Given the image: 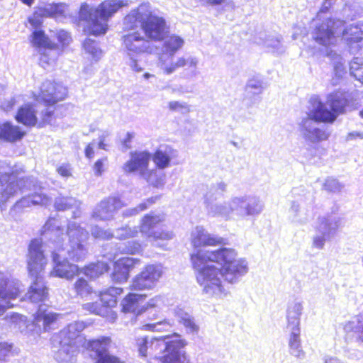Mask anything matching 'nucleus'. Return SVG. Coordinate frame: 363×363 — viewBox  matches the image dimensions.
Segmentation results:
<instances>
[{
	"label": "nucleus",
	"instance_id": "8",
	"mask_svg": "<svg viewBox=\"0 0 363 363\" xmlns=\"http://www.w3.org/2000/svg\"><path fill=\"white\" fill-rule=\"evenodd\" d=\"M123 293V289L121 287L109 286L98 292L99 303L87 302L82 305V308L87 314L106 316L111 309L117 306L118 296Z\"/></svg>",
	"mask_w": 363,
	"mask_h": 363
},
{
	"label": "nucleus",
	"instance_id": "22",
	"mask_svg": "<svg viewBox=\"0 0 363 363\" xmlns=\"http://www.w3.org/2000/svg\"><path fill=\"white\" fill-rule=\"evenodd\" d=\"M30 43L37 49L53 50L57 49V45L52 42L43 29H35L30 35Z\"/></svg>",
	"mask_w": 363,
	"mask_h": 363
},
{
	"label": "nucleus",
	"instance_id": "45",
	"mask_svg": "<svg viewBox=\"0 0 363 363\" xmlns=\"http://www.w3.org/2000/svg\"><path fill=\"white\" fill-rule=\"evenodd\" d=\"M107 160V157H104L100 159H98L94 162L93 165V169L96 175L101 176L102 174V173L104 172V167Z\"/></svg>",
	"mask_w": 363,
	"mask_h": 363
},
{
	"label": "nucleus",
	"instance_id": "3",
	"mask_svg": "<svg viewBox=\"0 0 363 363\" xmlns=\"http://www.w3.org/2000/svg\"><path fill=\"white\" fill-rule=\"evenodd\" d=\"M67 96V89L60 83L46 80L42 83L38 94H33L35 101L43 103L45 109L40 113L38 120L36 111L31 104H26L19 107L15 119L27 127L43 128L50 124L56 118L57 104Z\"/></svg>",
	"mask_w": 363,
	"mask_h": 363
},
{
	"label": "nucleus",
	"instance_id": "39",
	"mask_svg": "<svg viewBox=\"0 0 363 363\" xmlns=\"http://www.w3.org/2000/svg\"><path fill=\"white\" fill-rule=\"evenodd\" d=\"M56 38L62 47L67 46L72 41L70 34L64 30H60L57 32Z\"/></svg>",
	"mask_w": 363,
	"mask_h": 363
},
{
	"label": "nucleus",
	"instance_id": "36",
	"mask_svg": "<svg viewBox=\"0 0 363 363\" xmlns=\"http://www.w3.org/2000/svg\"><path fill=\"white\" fill-rule=\"evenodd\" d=\"M350 70L351 74L358 81L363 83V63L360 64L354 60L350 64Z\"/></svg>",
	"mask_w": 363,
	"mask_h": 363
},
{
	"label": "nucleus",
	"instance_id": "61",
	"mask_svg": "<svg viewBox=\"0 0 363 363\" xmlns=\"http://www.w3.org/2000/svg\"><path fill=\"white\" fill-rule=\"evenodd\" d=\"M143 76L145 78L148 79L150 77V74L149 73H145Z\"/></svg>",
	"mask_w": 363,
	"mask_h": 363
},
{
	"label": "nucleus",
	"instance_id": "27",
	"mask_svg": "<svg viewBox=\"0 0 363 363\" xmlns=\"http://www.w3.org/2000/svg\"><path fill=\"white\" fill-rule=\"evenodd\" d=\"M72 289L76 296L82 298L91 296L95 292L89 281L84 277H78L76 279L72 285Z\"/></svg>",
	"mask_w": 363,
	"mask_h": 363
},
{
	"label": "nucleus",
	"instance_id": "54",
	"mask_svg": "<svg viewBox=\"0 0 363 363\" xmlns=\"http://www.w3.org/2000/svg\"><path fill=\"white\" fill-rule=\"evenodd\" d=\"M129 65L135 72H140L143 71V67L138 65L135 59L131 58Z\"/></svg>",
	"mask_w": 363,
	"mask_h": 363
},
{
	"label": "nucleus",
	"instance_id": "55",
	"mask_svg": "<svg viewBox=\"0 0 363 363\" xmlns=\"http://www.w3.org/2000/svg\"><path fill=\"white\" fill-rule=\"evenodd\" d=\"M325 242L323 237H315L313 240V245L318 248H322Z\"/></svg>",
	"mask_w": 363,
	"mask_h": 363
},
{
	"label": "nucleus",
	"instance_id": "63",
	"mask_svg": "<svg viewBox=\"0 0 363 363\" xmlns=\"http://www.w3.org/2000/svg\"><path fill=\"white\" fill-rule=\"evenodd\" d=\"M361 136H362V137H363V132H362V135H361Z\"/></svg>",
	"mask_w": 363,
	"mask_h": 363
},
{
	"label": "nucleus",
	"instance_id": "20",
	"mask_svg": "<svg viewBox=\"0 0 363 363\" xmlns=\"http://www.w3.org/2000/svg\"><path fill=\"white\" fill-rule=\"evenodd\" d=\"M336 118L335 113L330 108L328 109L323 103L320 102L312 110L311 114L302 121V124L305 125L309 120H313L316 123H332Z\"/></svg>",
	"mask_w": 363,
	"mask_h": 363
},
{
	"label": "nucleus",
	"instance_id": "43",
	"mask_svg": "<svg viewBox=\"0 0 363 363\" xmlns=\"http://www.w3.org/2000/svg\"><path fill=\"white\" fill-rule=\"evenodd\" d=\"M323 189L330 193L335 192L340 190V184L336 179H327L323 184Z\"/></svg>",
	"mask_w": 363,
	"mask_h": 363
},
{
	"label": "nucleus",
	"instance_id": "21",
	"mask_svg": "<svg viewBox=\"0 0 363 363\" xmlns=\"http://www.w3.org/2000/svg\"><path fill=\"white\" fill-rule=\"evenodd\" d=\"M26 132L18 125L10 122L0 123V140L9 143H16L21 140Z\"/></svg>",
	"mask_w": 363,
	"mask_h": 363
},
{
	"label": "nucleus",
	"instance_id": "15",
	"mask_svg": "<svg viewBox=\"0 0 363 363\" xmlns=\"http://www.w3.org/2000/svg\"><path fill=\"white\" fill-rule=\"evenodd\" d=\"M343 22L338 19L327 18L315 28V40L320 45H328L335 39V34L341 30Z\"/></svg>",
	"mask_w": 363,
	"mask_h": 363
},
{
	"label": "nucleus",
	"instance_id": "23",
	"mask_svg": "<svg viewBox=\"0 0 363 363\" xmlns=\"http://www.w3.org/2000/svg\"><path fill=\"white\" fill-rule=\"evenodd\" d=\"M40 190H41V189ZM49 201V196L42 191H35L17 201L13 205V208H20L30 206H43L48 204Z\"/></svg>",
	"mask_w": 363,
	"mask_h": 363
},
{
	"label": "nucleus",
	"instance_id": "35",
	"mask_svg": "<svg viewBox=\"0 0 363 363\" xmlns=\"http://www.w3.org/2000/svg\"><path fill=\"white\" fill-rule=\"evenodd\" d=\"M84 246L82 243H76L72 247L69 254L73 260L79 262L84 257Z\"/></svg>",
	"mask_w": 363,
	"mask_h": 363
},
{
	"label": "nucleus",
	"instance_id": "6",
	"mask_svg": "<svg viewBox=\"0 0 363 363\" xmlns=\"http://www.w3.org/2000/svg\"><path fill=\"white\" fill-rule=\"evenodd\" d=\"M24 173V169L16 164L11 166L6 162L0 163V184L4 186L1 192L4 197L3 202L22 191L31 183L30 177Z\"/></svg>",
	"mask_w": 363,
	"mask_h": 363
},
{
	"label": "nucleus",
	"instance_id": "5",
	"mask_svg": "<svg viewBox=\"0 0 363 363\" xmlns=\"http://www.w3.org/2000/svg\"><path fill=\"white\" fill-rule=\"evenodd\" d=\"M128 6L125 0H104L97 7L82 3L78 11L77 23H86L84 31L88 35H104L108 30V21L120 9Z\"/></svg>",
	"mask_w": 363,
	"mask_h": 363
},
{
	"label": "nucleus",
	"instance_id": "59",
	"mask_svg": "<svg viewBox=\"0 0 363 363\" xmlns=\"http://www.w3.org/2000/svg\"><path fill=\"white\" fill-rule=\"evenodd\" d=\"M362 133H358V132H355V133H351V136L354 138H359L360 139H363V137H362Z\"/></svg>",
	"mask_w": 363,
	"mask_h": 363
},
{
	"label": "nucleus",
	"instance_id": "52",
	"mask_svg": "<svg viewBox=\"0 0 363 363\" xmlns=\"http://www.w3.org/2000/svg\"><path fill=\"white\" fill-rule=\"evenodd\" d=\"M71 169L69 167V164H63L58 167L57 169V172L59 174H60L62 177H69L71 175Z\"/></svg>",
	"mask_w": 363,
	"mask_h": 363
},
{
	"label": "nucleus",
	"instance_id": "42",
	"mask_svg": "<svg viewBox=\"0 0 363 363\" xmlns=\"http://www.w3.org/2000/svg\"><path fill=\"white\" fill-rule=\"evenodd\" d=\"M141 244L138 241L128 242L124 248L125 252L130 255L138 254L141 252Z\"/></svg>",
	"mask_w": 363,
	"mask_h": 363
},
{
	"label": "nucleus",
	"instance_id": "18",
	"mask_svg": "<svg viewBox=\"0 0 363 363\" xmlns=\"http://www.w3.org/2000/svg\"><path fill=\"white\" fill-rule=\"evenodd\" d=\"M161 222L162 219L159 216L146 214L141 219L140 230L147 238L152 239L153 240L169 239L170 236L167 233L153 230L154 228Z\"/></svg>",
	"mask_w": 363,
	"mask_h": 363
},
{
	"label": "nucleus",
	"instance_id": "41",
	"mask_svg": "<svg viewBox=\"0 0 363 363\" xmlns=\"http://www.w3.org/2000/svg\"><path fill=\"white\" fill-rule=\"evenodd\" d=\"M164 325L167 326H171L172 323L168 320H164L162 321H158L155 323H145L143 324L141 327V329L143 330H147V331H160V329L157 328V326Z\"/></svg>",
	"mask_w": 363,
	"mask_h": 363
},
{
	"label": "nucleus",
	"instance_id": "57",
	"mask_svg": "<svg viewBox=\"0 0 363 363\" xmlns=\"http://www.w3.org/2000/svg\"><path fill=\"white\" fill-rule=\"evenodd\" d=\"M206 4L211 6H219L225 2V0H205Z\"/></svg>",
	"mask_w": 363,
	"mask_h": 363
},
{
	"label": "nucleus",
	"instance_id": "10",
	"mask_svg": "<svg viewBox=\"0 0 363 363\" xmlns=\"http://www.w3.org/2000/svg\"><path fill=\"white\" fill-rule=\"evenodd\" d=\"M113 340L109 336H100L86 341L85 349L95 354L94 363H125L116 354L108 352Z\"/></svg>",
	"mask_w": 363,
	"mask_h": 363
},
{
	"label": "nucleus",
	"instance_id": "49",
	"mask_svg": "<svg viewBox=\"0 0 363 363\" xmlns=\"http://www.w3.org/2000/svg\"><path fill=\"white\" fill-rule=\"evenodd\" d=\"M35 15L40 16L42 19L44 18H50L49 6H38L34 11Z\"/></svg>",
	"mask_w": 363,
	"mask_h": 363
},
{
	"label": "nucleus",
	"instance_id": "32",
	"mask_svg": "<svg viewBox=\"0 0 363 363\" xmlns=\"http://www.w3.org/2000/svg\"><path fill=\"white\" fill-rule=\"evenodd\" d=\"M51 18L64 17L66 15V4L64 3H52L48 4Z\"/></svg>",
	"mask_w": 363,
	"mask_h": 363
},
{
	"label": "nucleus",
	"instance_id": "26",
	"mask_svg": "<svg viewBox=\"0 0 363 363\" xmlns=\"http://www.w3.org/2000/svg\"><path fill=\"white\" fill-rule=\"evenodd\" d=\"M82 272L90 279H97L109 270L108 264L104 262L90 263L81 269Z\"/></svg>",
	"mask_w": 363,
	"mask_h": 363
},
{
	"label": "nucleus",
	"instance_id": "34",
	"mask_svg": "<svg viewBox=\"0 0 363 363\" xmlns=\"http://www.w3.org/2000/svg\"><path fill=\"white\" fill-rule=\"evenodd\" d=\"M179 323L190 333H196L199 330V326L196 324L194 318L187 313H184L180 316Z\"/></svg>",
	"mask_w": 363,
	"mask_h": 363
},
{
	"label": "nucleus",
	"instance_id": "33",
	"mask_svg": "<svg viewBox=\"0 0 363 363\" xmlns=\"http://www.w3.org/2000/svg\"><path fill=\"white\" fill-rule=\"evenodd\" d=\"M184 43L182 38L177 35H172L165 43V47L172 54L180 49Z\"/></svg>",
	"mask_w": 363,
	"mask_h": 363
},
{
	"label": "nucleus",
	"instance_id": "2",
	"mask_svg": "<svg viewBox=\"0 0 363 363\" xmlns=\"http://www.w3.org/2000/svg\"><path fill=\"white\" fill-rule=\"evenodd\" d=\"M123 24V30L126 33L122 37L123 45L135 53L143 52L147 49V40L140 29L148 38L156 41L163 40L168 32L164 18L155 15L147 5L143 4L125 16Z\"/></svg>",
	"mask_w": 363,
	"mask_h": 363
},
{
	"label": "nucleus",
	"instance_id": "24",
	"mask_svg": "<svg viewBox=\"0 0 363 363\" xmlns=\"http://www.w3.org/2000/svg\"><path fill=\"white\" fill-rule=\"evenodd\" d=\"M40 279H33L28 291V298L33 303L43 302L48 297V289L44 284H39Z\"/></svg>",
	"mask_w": 363,
	"mask_h": 363
},
{
	"label": "nucleus",
	"instance_id": "38",
	"mask_svg": "<svg viewBox=\"0 0 363 363\" xmlns=\"http://www.w3.org/2000/svg\"><path fill=\"white\" fill-rule=\"evenodd\" d=\"M156 197H151L143 202L139 203L137 206H135L134 208L131 210V215H135L138 213L143 211L148 208L150 206H152L153 203H155Z\"/></svg>",
	"mask_w": 363,
	"mask_h": 363
},
{
	"label": "nucleus",
	"instance_id": "60",
	"mask_svg": "<svg viewBox=\"0 0 363 363\" xmlns=\"http://www.w3.org/2000/svg\"><path fill=\"white\" fill-rule=\"evenodd\" d=\"M123 230L127 231L126 234L129 235L130 236L133 234V232L129 228L128 229L124 228Z\"/></svg>",
	"mask_w": 363,
	"mask_h": 363
},
{
	"label": "nucleus",
	"instance_id": "4",
	"mask_svg": "<svg viewBox=\"0 0 363 363\" xmlns=\"http://www.w3.org/2000/svg\"><path fill=\"white\" fill-rule=\"evenodd\" d=\"M187 345L178 333H173L152 338L148 341L147 337L139 340L138 347L143 357L148 354L153 356L160 363H189V359L185 352H179Z\"/></svg>",
	"mask_w": 363,
	"mask_h": 363
},
{
	"label": "nucleus",
	"instance_id": "37",
	"mask_svg": "<svg viewBox=\"0 0 363 363\" xmlns=\"http://www.w3.org/2000/svg\"><path fill=\"white\" fill-rule=\"evenodd\" d=\"M56 61V57L50 54L48 51H43L40 54L39 57V65L46 68L50 66L53 62Z\"/></svg>",
	"mask_w": 363,
	"mask_h": 363
},
{
	"label": "nucleus",
	"instance_id": "31",
	"mask_svg": "<svg viewBox=\"0 0 363 363\" xmlns=\"http://www.w3.org/2000/svg\"><path fill=\"white\" fill-rule=\"evenodd\" d=\"M18 354L13 343L6 341L0 342V360L5 361L11 356Z\"/></svg>",
	"mask_w": 363,
	"mask_h": 363
},
{
	"label": "nucleus",
	"instance_id": "30",
	"mask_svg": "<svg viewBox=\"0 0 363 363\" xmlns=\"http://www.w3.org/2000/svg\"><path fill=\"white\" fill-rule=\"evenodd\" d=\"M124 206L118 197H108L101 202V207L105 212L115 211Z\"/></svg>",
	"mask_w": 363,
	"mask_h": 363
},
{
	"label": "nucleus",
	"instance_id": "1",
	"mask_svg": "<svg viewBox=\"0 0 363 363\" xmlns=\"http://www.w3.org/2000/svg\"><path fill=\"white\" fill-rule=\"evenodd\" d=\"M234 250L221 247L214 250H197L191 254L192 267L197 270L196 279L204 289L218 288L223 281L232 282L228 275L241 272L242 267L236 259Z\"/></svg>",
	"mask_w": 363,
	"mask_h": 363
},
{
	"label": "nucleus",
	"instance_id": "12",
	"mask_svg": "<svg viewBox=\"0 0 363 363\" xmlns=\"http://www.w3.org/2000/svg\"><path fill=\"white\" fill-rule=\"evenodd\" d=\"M21 294L19 281L0 273V315L12 306L9 304V301L17 298Z\"/></svg>",
	"mask_w": 363,
	"mask_h": 363
},
{
	"label": "nucleus",
	"instance_id": "17",
	"mask_svg": "<svg viewBox=\"0 0 363 363\" xmlns=\"http://www.w3.org/2000/svg\"><path fill=\"white\" fill-rule=\"evenodd\" d=\"M146 297L145 294L128 293L121 301V312L124 314H131L135 317L139 316L146 310V308L142 306Z\"/></svg>",
	"mask_w": 363,
	"mask_h": 363
},
{
	"label": "nucleus",
	"instance_id": "51",
	"mask_svg": "<svg viewBox=\"0 0 363 363\" xmlns=\"http://www.w3.org/2000/svg\"><path fill=\"white\" fill-rule=\"evenodd\" d=\"M168 107L172 111H177L179 110H189V107L186 104H182L179 101H170L168 104Z\"/></svg>",
	"mask_w": 363,
	"mask_h": 363
},
{
	"label": "nucleus",
	"instance_id": "7",
	"mask_svg": "<svg viewBox=\"0 0 363 363\" xmlns=\"http://www.w3.org/2000/svg\"><path fill=\"white\" fill-rule=\"evenodd\" d=\"M129 160L123 165V171L127 173L138 172L140 175L154 187L163 184L162 177H157V171L149 169L152 154L147 150H133L130 152Z\"/></svg>",
	"mask_w": 363,
	"mask_h": 363
},
{
	"label": "nucleus",
	"instance_id": "9",
	"mask_svg": "<svg viewBox=\"0 0 363 363\" xmlns=\"http://www.w3.org/2000/svg\"><path fill=\"white\" fill-rule=\"evenodd\" d=\"M43 247L44 244L40 238L30 240L28 245L26 269L29 277L33 279H42L41 275L49 263Z\"/></svg>",
	"mask_w": 363,
	"mask_h": 363
},
{
	"label": "nucleus",
	"instance_id": "11",
	"mask_svg": "<svg viewBox=\"0 0 363 363\" xmlns=\"http://www.w3.org/2000/svg\"><path fill=\"white\" fill-rule=\"evenodd\" d=\"M301 306L299 303H294L287 309V328L291 330L289 341L290 350L295 352L296 357L303 354L301 348L299 315L301 313Z\"/></svg>",
	"mask_w": 363,
	"mask_h": 363
},
{
	"label": "nucleus",
	"instance_id": "44",
	"mask_svg": "<svg viewBox=\"0 0 363 363\" xmlns=\"http://www.w3.org/2000/svg\"><path fill=\"white\" fill-rule=\"evenodd\" d=\"M187 60H186L184 57H179L175 63L172 64L169 67H166L164 69V72L167 74H171L173 72H174L177 69L184 67L185 65H187Z\"/></svg>",
	"mask_w": 363,
	"mask_h": 363
},
{
	"label": "nucleus",
	"instance_id": "13",
	"mask_svg": "<svg viewBox=\"0 0 363 363\" xmlns=\"http://www.w3.org/2000/svg\"><path fill=\"white\" fill-rule=\"evenodd\" d=\"M162 276V271L154 264H148L132 280L130 289L142 291L150 289L155 286Z\"/></svg>",
	"mask_w": 363,
	"mask_h": 363
},
{
	"label": "nucleus",
	"instance_id": "19",
	"mask_svg": "<svg viewBox=\"0 0 363 363\" xmlns=\"http://www.w3.org/2000/svg\"><path fill=\"white\" fill-rule=\"evenodd\" d=\"M192 247L199 249L203 247H216L226 244L223 238L208 233L204 229L198 230L191 237Z\"/></svg>",
	"mask_w": 363,
	"mask_h": 363
},
{
	"label": "nucleus",
	"instance_id": "48",
	"mask_svg": "<svg viewBox=\"0 0 363 363\" xmlns=\"http://www.w3.org/2000/svg\"><path fill=\"white\" fill-rule=\"evenodd\" d=\"M96 41L94 40L86 38L83 43V47L87 52L94 55L96 52L94 47Z\"/></svg>",
	"mask_w": 363,
	"mask_h": 363
},
{
	"label": "nucleus",
	"instance_id": "25",
	"mask_svg": "<svg viewBox=\"0 0 363 363\" xmlns=\"http://www.w3.org/2000/svg\"><path fill=\"white\" fill-rule=\"evenodd\" d=\"M328 103L337 117L339 114L345 112V108L350 104V99L345 93L336 92L330 95Z\"/></svg>",
	"mask_w": 363,
	"mask_h": 363
},
{
	"label": "nucleus",
	"instance_id": "46",
	"mask_svg": "<svg viewBox=\"0 0 363 363\" xmlns=\"http://www.w3.org/2000/svg\"><path fill=\"white\" fill-rule=\"evenodd\" d=\"M135 137V132H127L125 137L121 140V144L125 150L130 149L131 143Z\"/></svg>",
	"mask_w": 363,
	"mask_h": 363
},
{
	"label": "nucleus",
	"instance_id": "16",
	"mask_svg": "<svg viewBox=\"0 0 363 363\" xmlns=\"http://www.w3.org/2000/svg\"><path fill=\"white\" fill-rule=\"evenodd\" d=\"M140 262L139 259L129 257L118 259L113 263V272L111 274L112 281L115 283L126 282L129 278L130 269Z\"/></svg>",
	"mask_w": 363,
	"mask_h": 363
},
{
	"label": "nucleus",
	"instance_id": "53",
	"mask_svg": "<svg viewBox=\"0 0 363 363\" xmlns=\"http://www.w3.org/2000/svg\"><path fill=\"white\" fill-rule=\"evenodd\" d=\"M84 155L85 157L89 160H91L94 158L95 155V151L92 144L89 143L88 145H86L84 149Z\"/></svg>",
	"mask_w": 363,
	"mask_h": 363
},
{
	"label": "nucleus",
	"instance_id": "50",
	"mask_svg": "<svg viewBox=\"0 0 363 363\" xmlns=\"http://www.w3.org/2000/svg\"><path fill=\"white\" fill-rule=\"evenodd\" d=\"M261 210L260 206L256 203L253 202L252 203H248L245 207V212L247 215H252L258 213Z\"/></svg>",
	"mask_w": 363,
	"mask_h": 363
},
{
	"label": "nucleus",
	"instance_id": "47",
	"mask_svg": "<svg viewBox=\"0 0 363 363\" xmlns=\"http://www.w3.org/2000/svg\"><path fill=\"white\" fill-rule=\"evenodd\" d=\"M28 23L35 29H39L43 26V19L35 15V12L33 13L32 16L28 18Z\"/></svg>",
	"mask_w": 363,
	"mask_h": 363
},
{
	"label": "nucleus",
	"instance_id": "29",
	"mask_svg": "<svg viewBox=\"0 0 363 363\" xmlns=\"http://www.w3.org/2000/svg\"><path fill=\"white\" fill-rule=\"evenodd\" d=\"M151 160H152L157 168L163 169L169 166L171 157L166 152L161 150H156L154 153L152 154Z\"/></svg>",
	"mask_w": 363,
	"mask_h": 363
},
{
	"label": "nucleus",
	"instance_id": "28",
	"mask_svg": "<svg viewBox=\"0 0 363 363\" xmlns=\"http://www.w3.org/2000/svg\"><path fill=\"white\" fill-rule=\"evenodd\" d=\"M58 316L59 315L55 313H47L45 311L38 310L35 313L34 320L36 323L43 322V328L46 330L57 320Z\"/></svg>",
	"mask_w": 363,
	"mask_h": 363
},
{
	"label": "nucleus",
	"instance_id": "62",
	"mask_svg": "<svg viewBox=\"0 0 363 363\" xmlns=\"http://www.w3.org/2000/svg\"><path fill=\"white\" fill-rule=\"evenodd\" d=\"M359 116L363 118V108L359 112Z\"/></svg>",
	"mask_w": 363,
	"mask_h": 363
},
{
	"label": "nucleus",
	"instance_id": "56",
	"mask_svg": "<svg viewBox=\"0 0 363 363\" xmlns=\"http://www.w3.org/2000/svg\"><path fill=\"white\" fill-rule=\"evenodd\" d=\"M105 140H106V136L105 135L100 136L99 141V143H98L99 148L102 149V150H107V145L105 143Z\"/></svg>",
	"mask_w": 363,
	"mask_h": 363
},
{
	"label": "nucleus",
	"instance_id": "14",
	"mask_svg": "<svg viewBox=\"0 0 363 363\" xmlns=\"http://www.w3.org/2000/svg\"><path fill=\"white\" fill-rule=\"evenodd\" d=\"M51 257L53 262V267L50 272L52 276L72 280L82 273L81 269L77 265L70 263L67 259H61L60 255L57 252H52Z\"/></svg>",
	"mask_w": 363,
	"mask_h": 363
},
{
	"label": "nucleus",
	"instance_id": "58",
	"mask_svg": "<svg viewBox=\"0 0 363 363\" xmlns=\"http://www.w3.org/2000/svg\"><path fill=\"white\" fill-rule=\"evenodd\" d=\"M23 4L30 6L35 1V0H20Z\"/></svg>",
	"mask_w": 363,
	"mask_h": 363
},
{
	"label": "nucleus",
	"instance_id": "40",
	"mask_svg": "<svg viewBox=\"0 0 363 363\" xmlns=\"http://www.w3.org/2000/svg\"><path fill=\"white\" fill-rule=\"evenodd\" d=\"M311 133V135L310 137V140L313 143H318L322 140H325L328 138V134L325 133V131L319 128L313 129Z\"/></svg>",
	"mask_w": 363,
	"mask_h": 363
}]
</instances>
